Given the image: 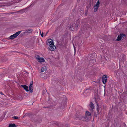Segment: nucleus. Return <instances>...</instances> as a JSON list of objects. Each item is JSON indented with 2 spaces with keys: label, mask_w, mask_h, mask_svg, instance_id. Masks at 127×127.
<instances>
[{
  "label": "nucleus",
  "mask_w": 127,
  "mask_h": 127,
  "mask_svg": "<svg viewBox=\"0 0 127 127\" xmlns=\"http://www.w3.org/2000/svg\"><path fill=\"white\" fill-rule=\"evenodd\" d=\"M47 69V67L46 66H44L42 67L41 70V72H43L46 71Z\"/></svg>",
  "instance_id": "10"
},
{
  "label": "nucleus",
  "mask_w": 127,
  "mask_h": 127,
  "mask_svg": "<svg viewBox=\"0 0 127 127\" xmlns=\"http://www.w3.org/2000/svg\"><path fill=\"white\" fill-rule=\"evenodd\" d=\"M97 114H99L100 113V112L99 111V110H101V108H99V106H98L97 108Z\"/></svg>",
  "instance_id": "15"
},
{
  "label": "nucleus",
  "mask_w": 127,
  "mask_h": 127,
  "mask_svg": "<svg viewBox=\"0 0 127 127\" xmlns=\"http://www.w3.org/2000/svg\"><path fill=\"white\" fill-rule=\"evenodd\" d=\"M21 86L23 88H24V85H21Z\"/></svg>",
  "instance_id": "26"
},
{
  "label": "nucleus",
  "mask_w": 127,
  "mask_h": 127,
  "mask_svg": "<svg viewBox=\"0 0 127 127\" xmlns=\"http://www.w3.org/2000/svg\"><path fill=\"white\" fill-rule=\"evenodd\" d=\"M14 118L15 119H18V117L17 116H14Z\"/></svg>",
  "instance_id": "22"
},
{
  "label": "nucleus",
  "mask_w": 127,
  "mask_h": 127,
  "mask_svg": "<svg viewBox=\"0 0 127 127\" xmlns=\"http://www.w3.org/2000/svg\"><path fill=\"white\" fill-rule=\"evenodd\" d=\"M99 0H98L97 2L96 3L95 5L99 6Z\"/></svg>",
  "instance_id": "20"
},
{
  "label": "nucleus",
  "mask_w": 127,
  "mask_h": 127,
  "mask_svg": "<svg viewBox=\"0 0 127 127\" xmlns=\"http://www.w3.org/2000/svg\"><path fill=\"white\" fill-rule=\"evenodd\" d=\"M98 6L95 5L94 6V11L96 12L98 9Z\"/></svg>",
  "instance_id": "13"
},
{
  "label": "nucleus",
  "mask_w": 127,
  "mask_h": 127,
  "mask_svg": "<svg viewBox=\"0 0 127 127\" xmlns=\"http://www.w3.org/2000/svg\"><path fill=\"white\" fill-rule=\"evenodd\" d=\"M33 31V30L32 29H29L26 30L24 32V34L30 33H32Z\"/></svg>",
  "instance_id": "7"
},
{
  "label": "nucleus",
  "mask_w": 127,
  "mask_h": 127,
  "mask_svg": "<svg viewBox=\"0 0 127 127\" xmlns=\"http://www.w3.org/2000/svg\"><path fill=\"white\" fill-rule=\"evenodd\" d=\"M41 36H42V37H43V32L42 33H41Z\"/></svg>",
  "instance_id": "23"
},
{
  "label": "nucleus",
  "mask_w": 127,
  "mask_h": 127,
  "mask_svg": "<svg viewBox=\"0 0 127 127\" xmlns=\"http://www.w3.org/2000/svg\"><path fill=\"white\" fill-rule=\"evenodd\" d=\"M74 48L75 52L76 51V49H75V47L74 46Z\"/></svg>",
  "instance_id": "24"
},
{
  "label": "nucleus",
  "mask_w": 127,
  "mask_h": 127,
  "mask_svg": "<svg viewBox=\"0 0 127 127\" xmlns=\"http://www.w3.org/2000/svg\"><path fill=\"white\" fill-rule=\"evenodd\" d=\"M126 36L125 34L123 33H121L120 35H119L117 37L116 40L117 41H120L121 40L122 38L123 37H125Z\"/></svg>",
  "instance_id": "3"
},
{
  "label": "nucleus",
  "mask_w": 127,
  "mask_h": 127,
  "mask_svg": "<svg viewBox=\"0 0 127 127\" xmlns=\"http://www.w3.org/2000/svg\"><path fill=\"white\" fill-rule=\"evenodd\" d=\"M86 116H90L91 115V113L87 111L86 112Z\"/></svg>",
  "instance_id": "12"
},
{
  "label": "nucleus",
  "mask_w": 127,
  "mask_h": 127,
  "mask_svg": "<svg viewBox=\"0 0 127 127\" xmlns=\"http://www.w3.org/2000/svg\"><path fill=\"white\" fill-rule=\"evenodd\" d=\"M75 25L76 29V30H77L78 28V26L79 25L77 23V22L75 24Z\"/></svg>",
  "instance_id": "16"
},
{
  "label": "nucleus",
  "mask_w": 127,
  "mask_h": 127,
  "mask_svg": "<svg viewBox=\"0 0 127 127\" xmlns=\"http://www.w3.org/2000/svg\"><path fill=\"white\" fill-rule=\"evenodd\" d=\"M95 116H96V115H95Z\"/></svg>",
  "instance_id": "28"
},
{
  "label": "nucleus",
  "mask_w": 127,
  "mask_h": 127,
  "mask_svg": "<svg viewBox=\"0 0 127 127\" xmlns=\"http://www.w3.org/2000/svg\"><path fill=\"white\" fill-rule=\"evenodd\" d=\"M35 58L37 59L38 60L39 59V58H40V57L38 55H35Z\"/></svg>",
  "instance_id": "17"
},
{
  "label": "nucleus",
  "mask_w": 127,
  "mask_h": 127,
  "mask_svg": "<svg viewBox=\"0 0 127 127\" xmlns=\"http://www.w3.org/2000/svg\"><path fill=\"white\" fill-rule=\"evenodd\" d=\"M33 82L32 81V82L31 83L30 86H29V90L30 92L32 93L33 92Z\"/></svg>",
  "instance_id": "8"
},
{
  "label": "nucleus",
  "mask_w": 127,
  "mask_h": 127,
  "mask_svg": "<svg viewBox=\"0 0 127 127\" xmlns=\"http://www.w3.org/2000/svg\"><path fill=\"white\" fill-rule=\"evenodd\" d=\"M76 118H78V119L80 120L84 121L85 117L79 114L76 117Z\"/></svg>",
  "instance_id": "4"
},
{
  "label": "nucleus",
  "mask_w": 127,
  "mask_h": 127,
  "mask_svg": "<svg viewBox=\"0 0 127 127\" xmlns=\"http://www.w3.org/2000/svg\"><path fill=\"white\" fill-rule=\"evenodd\" d=\"M28 87L26 85H24V90H25L27 91L28 92L29 90L28 88Z\"/></svg>",
  "instance_id": "14"
},
{
  "label": "nucleus",
  "mask_w": 127,
  "mask_h": 127,
  "mask_svg": "<svg viewBox=\"0 0 127 127\" xmlns=\"http://www.w3.org/2000/svg\"><path fill=\"white\" fill-rule=\"evenodd\" d=\"M16 126L14 124H11L9 125V127H15Z\"/></svg>",
  "instance_id": "19"
},
{
  "label": "nucleus",
  "mask_w": 127,
  "mask_h": 127,
  "mask_svg": "<svg viewBox=\"0 0 127 127\" xmlns=\"http://www.w3.org/2000/svg\"><path fill=\"white\" fill-rule=\"evenodd\" d=\"M56 47L54 45V43L49 46L48 48L51 51H54L56 49Z\"/></svg>",
  "instance_id": "5"
},
{
  "label": "nucleus",
  "mask_w": 127,
  "mask_h": 127,
  "mask_svg": "<svg viewBox=\"0 0 127 127\" xmlns=\"http://www.w3.org/2000/svg\"><path fill=\"white\" fill-rule=\"evenodd\" d=\"M0 94H1V95H3V93H2V92H0Z\"/></svg>",
  "instance_id": "25"
},
{
  "label": "nucleus",
  "mask_w": 127,
  "mask_h": 127,
  "mask_svg": "<svg viewBox=\"0 0 127 127\" xmlns=\"http://www.w3.org/2000/svg\"><path fill=\"white\" fill-rule=\"evenodd\" d=\"M48 31L47 32H46V35H47V34L48 33Z\"/></svg>",
  "instance_id": "27"
},
{
  "label": "nucleus",
  "mask_w": 127,
  "mask_h": 127,
  "mask_svg": "<svg viewBox=\"0 0 127 127\" xmlns=\"http://www.w3.org/2000/svg\"><path fill=\"white\" fill-rule=\"evenodd\" d=\"M89 106L91 108L92 110L95 107L94 105L92 102H91L90 103L89 105Z\"/></svg>",
  "instance_id": "9"
},
{
  "label": "nucleus",
  "mask_w": 127,
  "mask_h": 127,
  "mask_svg": "<svg viewBox=\"0 0 127 127\" xmlns=\"http://www.w3.org/2000/svg\"><path fill=\"white\" fill-rule=\"evenodd\" d=\"M91 90L90 89H87L86 90V92H90Z\"/></svg>",
  "instance_id": "21"
},
{
  "label": "nucleus",
  "mask_w": 127,
  "mask_h": 127,
  "mask_svg": "<svg viewBox=\"0 0 127 127\" xmlns=\"http://www.w3.org/2000/svg\"><path fill=\"white\" fill-rule=\"evenodd\" d=\"M73 27V25L72 24H70V26L69 28V29H70V30L71 31H73V30L71 29L72 27Z\"/></svg>",
  "instance_id": "18"
},
{
  "label": "nucleus",
  "mask_w": 127,
  "mask_h": 127,
  "mask_svg": "<svg viewBox=\"0 0 127 127\" xmlns=\"http://www.w3.org/2000/svg\"><path fill=\"white\" fill-rule=\"evenodd\" d=\"M22 31H20L16 32L13 34L11 35L9 37V39H13L16 38L21 33Z\"/></svg>",
  "instance_id": "1"
},
{
  "label": "nucleus",
  "mask_w": 127,
  "mask_h": 127,
  "mask_svg": "<svg viewBox=\"0 0 127 127\" xmlns=\"http://www.w3.org/2000/svg\"><path fill=\"white\" fill-rule=\"evenodd\" d=\"M39 62H43L44 61V60L43 58H40L38 60Z\"/></svg>",
  "instance_id": "11"
},
{
  "label": "nucleus",
  "mask_w": 127,
  "mask_h": 127,
  "mask_svg": "<svg viewBox=\"0 0 127 127\" xmlns=\"http://www.w3.org/2000/svg\"><path fill=\"white\" fill-rule=\"evenodd\" d=\"M107 76L106 75H103L102 78V80L104 84L107 81Z\"/></svg>",
  "instance_id": "2"
},
{
  "label": "nucleus",
  "mask_w": 127,
  "mask_h": 127,
  "mask_svg": "<svg viewBox=\"0 0 127 127\" xmlns=\"http://www.w3.org/2000/svg\"><path fill=\"white\" fill-rule=\"evenodd\" d=\"M52 40L51 39H49L47 40L46 43L47 45L49 46L52 44L53 43L52 42Z\"/></svg>",
  "instance_id": "6"
}]
</instances>
